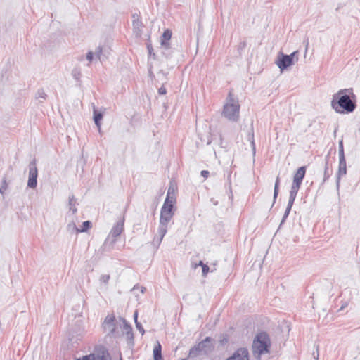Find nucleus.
<instances>
[{
	"label": "nucleus",
	"instance_id": "1",
	"mask_svg": "<svg viewBox=\"0 0 360 360\" xmlns=\"http://www.w3.org/2000/svg\"><path fill=\"white\" fill-rule=\"evenodd\" d=\"M354 95L352 89H344L339 90L333 96L331 105L333 108L339 113H350L356 108V103L350 98Z\"/></svg>",
	"mask_w": 360,
	"mask_h": 360
},
{
	"label": "nucleus",
	"instance_id": "2",
	"mask_svg": "<svg viewBox=\"0 0 360 360\" xmlns=\"http://www.w3.org/2000/svg\"><path fill=\"white\" fill-rule=\"evenodd\" d=\"M240 108L238 98L229 92L223 107L222 115L231 122H237L240 116Z\"/></svg>",
	"mask_w": 360,
	"mask_h": 360
},
{
	"label": "nucleus",
	"instance_id": "3",
	"mask_svg": "<svg viewBox=\"0 0 360 360\" xmlns=\"http://www.w3.org/2000/svg\"><path fill=\"white\" fill-rule=\"evenodd\" d=\"M270 345V339L268 334L265 332L259 333L253 340V352L259 355L268 353Z\"/></svg>",
	"mask_w": 360,
	"mask_h": 360
},
{
	"label": "nucleus",
	"instance_id": "4",
	"mask_svg": "<svg viewBox=\"0 0 360 360\" xmlns=\"http://www.w3.org/2000/svg\"><path fill=\"white\" fill-rule=\"evenodd\" d=\"M173 217L174 214L160 210V224L158 230L159 238L156 239V238H154L153 243H156L158 245L161 243L167 232L169 223Z\"/></svg>",
	"mask_w": 360,
	"mask_h": 360
},
{
	"label": "nucleus",
	"instance_id": "5",
	"mask_svg": "<svg viewBox=\"0 0 360 360\" xmlns=\"http://www.w3.org/2000/svg\"><path fill=\"white\" fill-rule=\"evenodd\" d=\"M298 60V51H294L290 55L281 53L278 56L276 64L281 71H283L294 64V60Z\"/></svg>",
	"mask_w": 360,
	"mask_h": 360
},
{
	"label": "nucleus",
	"instance_id": "6",
	"mask_svg": "<svg viewBox=\"0 0 360 360\" xmlns=\"http://www.w3.org/2000/svg\"><path fill=\"white\" fill-rule=\"evenodd\" d=\"M305 173L306 167L302 166L297 169L293 176V181L290 191V196L296 198L303 179L305 176Z\"/></svg>",
	"mask_w": 360,
	"mask_h": 360
},
{
	"label": "nucleus",
	"instance_id": "7",
	"mask_svg": "<svg viewBox=\"0 0 360 360\" xmlns=\"http://www.w3.org/2000/svg\"><path fill=\"white\" fill-rule=\"evenodd\" d=\"M38 170L37 168L36 160H33L29 164V178L27 186L31 188H35L37 185Z\"/></svg>",
	"mask_w": 360,
	"mask_h": 360
},
{
	"label": "nucleus",
	"instance_id": "8",
	"mask_svg": "<svg viewBox=\"0 0 360 360\" xmlns=\"http://www.w3.org/2000/svg\"><path fill=\"white\" fill-rule=\"evenodd\" d=\"M212 338L210 337H207L205 340L201 341L198 344L197 346L192 348L190 351V354H194L195 352H203L205 353H207L209 350L211 349L212 345Z\"/></svg>",
	"mask_w": 360,
	"mask_h": 360
},
{
	"label": "nucleus",
	"instance_id": "9",
	"mask_svg": "<svg viewBox=\"0 0 360 360\" xmlns=\"http://www.w3.org/2000/svg\"><path fill=\"white\" fill-rule=\"evenodd\" d=\"M115 317L113 314L108 315L103 323V328L108 335H113L115 332Z\"/></svg>",
	"mask_w": 360,
	"mask_h": 360
},
{
	"label": "nucleus",
	"instance_id": "10",
	"mask_svg": "<svg viewBox=\"0 0 360 360\" xmlns=\"http://www.w3.org/2000/svg\"><path fill=\"white\" fill-rule=\"evenodd\" d=\"M227 360H249L248 350L245 347L239 348Z\"/></svg>",
	"mask_w": 360,
	"mask_h": 360
},
{
	"label": "nucleus",
	"instance_id": "11",
	"mask_svg": "<svg viewBox=\"0 0 360 360\" xmlns=\"http://www.w3.org/2000/svg\"><path fill=\"white\" fill-rule=\"evenodd\" d=\"M75 360H111L110 354L107 351H102L101 354L96 356L90 354L84 356L82 358H79Z\"/></svg>",
	"mask_w": 360,
	"mask_h": 360
},
{
	"label": "nucleus",
	"instance_id": "12",
	"mask_svg": "<svg viewBox=\"0 0 360 360\" xmlns=\"http://www.w3.org/2000/svg\"><path fill=\"white\" fill-rule=\"evenodd\" d=\"M347 174V165L345 157L339 158V167L337 174V187L339 188L340 178Z\"/></svg>",
	"mask_w": 360,
	"mask_h": 360
},
{
	"label": "nucleus",
	"instance_id": "13",
	"mask_svg": "<svg viewBox=\"0 0 360 360\" xmlns=\"http://www.w3.org/2000/svg\"><path fill=\"white\" fill-rule=\"evenodd\" d=\"M124 217H122L112 228L110 235L113 238H117L124 231Z\"/></svg>",
	"mask_w": 360,
	"mask_h": 360
},
{
	"label": "nucleus",
	"instance_id": "14",
	"mask_svg": "<svg viewBox=\"0 0 360 360\" xmlns=\"http://www.w3.org/2000/svg\"><path fill=\"white\" fill-rule=\"evenodd\" d=\"M121 320L122 321V322L124 323L123 329H124V332L126 333L127 339L130 342H133V341H134V333H133V331H132L131 326L126 321V320L122 318Z\"/></svg>",
	"mask_w": 360,
	"mask_h": 360
},
{
	"label": "nucleus",
	"instance_id": "15",
	"mask_svg": "<svg viewBox=\"0 0 360 360\" xmlns=\"http://www.w3.org/2000/svg\"><path fill=\"white\" fill-rule=\"evenodd\" d=\"M101 53L102 48L98 46L96 48L95 53H93L91 51H88L86 58L89 60V63L92 62L94 57L101 61Z\"/></svg>",
	"mask_w": 360,
	"mask_h": 360
},
{
	"label": "nucleus",
	"instance_id": "16",
	"mask_svg": "<svg viewBox=\"0 0 360 360\" xmlns=\"http://www.w3.org/2000/svg\"><path fill=\"white\" fill-rule=\"evenodd\" d=\"M171 37H172V32L169 29H167L166 30H165L162 35L161 44L165 49H169V42L168 41L170 40Z\"/></svg>",
	"mask_w": 360,
	"mask_h": 360
},
{
	"label": "nucleus",
	"instance_id": "17",
	"mask_svg": "<svg viewBox=\"0 0 360 360\" xmlns=\"http://www.w3.org/2000/svg\"><path fill=\"white\" fill-rule=\"evenodd\" d=\"M167 204H171L174 205L176 203V196L174 194V191L172 187H169L167 191V197L164 202Z\"/></svg>",
	"mask_w": 360,
	"mask_h": 360
},
{
	"label": "nucleus",
	"instance_id": "18",
	"mask_svg": "<svg viewBox=\"0 0 360 360\" xmlns=\"http://www.w3.org/2000/svg\"><path fill=\"white\" fill-rule=\"evenodd\" d=\"M296 198L295 197H292V196H289V200H288V205H287V207L285 209V213L283 214V219H282V221H281V224L283 223L285 219H287V217H288L289 215V213L292 209V207L293 205V203L295 202V200Z\"/></svg>",
	"mask_w": 360,
	"mask_h": 360
},
{
	"label": "nucleus",
	"instance_id": "19",
	"mask_svg": "<svg viewBox=\"0 0 360 360\" xmlns=\"http://www.w3.org/2000/svg\"><path fill=\"white\" fill-rule=\"evenodd\" d=\"M153 357L154 360H163L162 356V347L159 342H158L153 349Z\"/></svg>",
	"mask_w": 360,
	"mask_h": 360
},
{
	"label": "nucleus",
	"instance_id": "20",
	"mask_svg": "<svg viewBox=\"0 0 360 360\" xmlns=\"http://www.w3.org/2000/svg\"><path fill=\"white\" fill-rule=\"evenodd\" d=\"M77 202L76 198L73 195L69 196V209L70 211L72 212V214H75L77 212V207H76Z\"/></svg>",
	"mask_w": 360,
	"mask_h": 360
},
{
	"label": "nucleus",
	"instance_id": "21",
	"mask_svg": "<svg viewBox=\"0 0 360 360\" xmlns=\"http://www.w3.org/2000/svg\"><path fill=\"white\" fill-rule=\"evenodd\" d=\"M47 98V94L43 89H39L35 94V98L39 100L40 103L44 102Z\"/></svg>",
	"mask_w": 360,
	"mask_h": 360
},
{
	"label": "nucleus",
	"instance_id": "22",
	"mask_svg": "<svg viewBox=\"0 0 360 360\" xmlns=\"http://www.w3.org/2000/svg\"><path fill=\"white\" fill-rule=\"evenodd\" d=\"M103 118V115L101 112H98L97 110L94 108V120L96 125L100 129L101 127V120Z\"/></svg>",
	"mask_w": 360,
	"mask_h": 360
},
{
	"label": "nucleus",
	"instance_id": "23",
	"mask_svg": "<svg viewBox=\"0 0 360 360\" xmlns=\"http://www.w3.org/2000/svg\"><path fill=\"white\" fill-rule=\"evenodd\" d=\"M174 206L173 205H171V204H167V203H163V205L161 208V211H163L165 212H168V213H170L172 214H175V210L174 209Z\"/></svg>",
	"mask_w": 360,
	"mask_h": 360
},
{
	"label": "nucleus",
	"instance_id": "24",
	"mask_svg": "<svg viewBox=\"0 0 360 360\" xmlns=\"http://www.w3.org/2000/svg\"><path fill=\"white\" fill-rule=\"evenodd\" d=\"M67 230L70 233H79V229H78L74 221L70 222L67 226Z\"/></svg>",
	"mask_w": 360,
	"mask_h": 360
},
{
	"label": "nucleus",
	"instance_id": "25",
	"mask_svg": "<svg viewBox=\"0 0 360 360\" xmlns=\"http://www.w3.org/2000/svg\"><path fill=\"white\" fill-rule=\"evenodd\" d=\"M279 184H280V178H279V176H277L276 181H275V186H274L273 205L275 203L276 199L278 195Z\"/></svg>",
	"mask_w": 360,
	"mask_h": 360
},
{
	"label": "nucleus",
	"instance_id": "26",
	"mask_svg": "<svg viewBox=\"0 0 360 360\" xmlns=\"http://www.w3.org/2000/svg\"><path fill=\"white\" fill-rule=\"evenodd\" d=\"M72 75L75 79L79 81L82 77V72L79 68H75L72 71Z\"/></svg>",
	"mask_w": 360,
	"mask_h": 360
},
{
	"label": "nucleus",
	"instance_id": "27",
	"mask_svg": "<svg viewBox=\"0 0 360 360\" xmlns=\"http://www.w3.org/2000/svg\"><path fill=\"white\" fill-rule=\"evenodd\" d=\"M91 226V223L89 221L83 222L82 228L79 229V232H86Z\"/></svg>",
	"mask_w": 360,
	"mask_h": 360
},
{
	"label": "nucleus",
	"instance_id": "28",
	"mask_svg": "<svg viewBox=\"0 0 360 360\" xmlns=\"http://www.w3.org/2000/svg\"><path fill=\"white\" fill-rule=\"evenodd\" d=\"M339 158L345 157L343 141L340 140L338 143Z\"/></svg>",
	"mask_w": 360,
	"mask_h": 360
},
{
	"label": "nucleus",
	"instance_id": "29",
	"mask_svg": "<svg viewBox=\"0 0 360 360\" xmlns=\"http://www.w3.org/2000/svg\"><path fill=\"white\" fill-rule=\"evenodd\" d=\"M328 159H326L323 182H325L329 178V176L330 175V174L329 172V169L328 167Z\"/></svg>",
	"mask_w": 360,
	"mask_h": 360
},
{
	"label": "nucleus",
	"instance_id": "30",
	"mask_svg": "<svg viewBox=\"0 0 360 360\" xmlns=\"http://www.w3.org/2000/svg\"><path fill=\"white\" fill-rule=\"evenodd\" d=\"M8 188V184L6 182V179L4 178L2 181L1 187H0V193L4 195L5 191Z\"/></svg>",
	"mask_w": 360,
	"mask_h": 360
},
{
	"label": "nucleus",
	"instance_id": "31",
	"mask_svg": "<svg viewBox=\"0 0 360 360\" xmlns=\"http://www.w3.org/2000/svg\"><path fill=\"white\" fill-rule=\"evenodd\" d=\"M110 278V276L109 274H103L101 276L100 281L105 284H108Z\"/></svg>",
	"mask_w": 360,
	"mask_h": 360
},
{
	"label": "nucleus",
	"instance_id": "32",
	"mask_svg": "<svg viewBox=\"0 0 360 360\" xmlns=\"http://www.w3.org/2000/svg\"><path fill=\"white\" fill-rule=\"evenodd\" d=\"M136 328L140 331V333H141V335H143L144 333H145V330L142 326V325L141 324V323L139 322H136Z\"/></svg>",
	"mask_w": 360,
	"mask_h": 360
},
{
	"label": "nucleus",
	"instance_id": "33",
	"mask_svg": "<svg viewBox=\"0 0 360 360\" xmlns=\"http://www.w3.org/2000/svg\"><path fill=\"white\" fill-rule=\"evenodd\" d=\"M202 275L204 276H205L207 274L210 268L207 265L205 264V265L202 266Z\"/></svg>",
	"mask_w": 360,
	"mask_h": 360
},
{
	"label": "nucleus",
	"instance_id": "34",
	"mask_svg": "<svg viewBox=\"0 0 360 360\" xmlns=\"http://www.w3.org/2000/svg\"><path fill=\"white\" fill-rule=\"evenodd\" d=\"M251 146L252 147V150L253 151L255 152V141H254V134H251Z\"/></svg>",
	"mask_w": 360,
	"mask_h": 360
},
{
	"label": "nucleus",
	"instance_id": "35",
	"mask_svg": "<svg viewBox=\"0 0 360 360\" xmlns=\"http://www.w3.org/2000/svg\"><path fill=\"white\" fill-rule=\"evenodd\" d=\"M158 92L161 95H165L167 93V91H166V89L165 87H160L159 89H158Z\"/></svg>",
	"mask_w": 360,
	"mask_h": 360
},
{
	"label": "nucleus",
	"instance_id": "36",
	"mask_svg": "<svg viewBox=\"0 0 360 360\" xmlns=\"http://www.w3.org/2000/svg\"><path fill=\"white\" fill-rule=\"evenodd\" d=\"M210 172L207 170H202L201 172V176L204 178H207L209 176Z\"/></svg>",
	"mask_w": 360,
	"mask_h": 360
},
{
	"label": "nucleus",
	"instance_id": "37",
	"mask_svg": "<svg viewBox=\"0 0 360 360\" xmlns=\"http://www.w3.org/2000/svg\"><path fill=\"white\" fill-rule=\"evenodd\" d=\"M137 317H138V312L137 311H135L134 314V321H135V323L136 322H138L137 321Z\"/></svg>",
	"mask_w": 360,
	"mask_h": 360
},
{
	"label": "nucleus",
	"instance_id": "38",
	"mask_svg": "<svg viewBox=\"0 0 360 360\" xmlns=\"http://www.w3.org/2000/svg\"><path fill=\"white\" fill-rule=\"evenodd\" d=\"M318 349H319V346H316V349L318 350ZM314 359H316V360H317V359H318V358H319V353L317 352L316 355H315V354H314Z\"/></svg>",
	"mask_w": 360,
	"mask_h": 360
},
{
	"label": "nucleus",
	"instance_id": "39",
	"mask_svg": "<svg viewBox=\"0 0 360 360\" xmlns=\"http://www.w3.org/2000/svg\"><path fill=\"white\" fill-rule=\"evenodd\" d=\"M148 51H149L150 56H152V48H150V46H148ZM153 55L155 56L154 53H153Z\"/></svg>",
	"mask_w": 360,
	"mask_h": 360
},
{
	"label": "nucleus",
	"instance_id": "40",
	"mask_svg": "<svg viewBox=\"0 0 360 360\" xmlns=\"http://www.w3.org/2000/svg\"><path fill=\"white\" fill-rule=\"evenodd\" d=\"M145 290H146V288L141 287V292L144 293Z\"/></svg>",
	"mask_w": 360,
	"mask_h": 360
},
{
	"label": "nucleus",
	"instance_id": "41",
	"mask_svg": "<svg viewBox=\"0 0 360 360\" xmlns=\"http://www.w3.org/2000/svg\"><path fill=\"white\" fill-rule=\"evenodd\" d=\"M198 265H200V266H201L202 267V266H203V265H205V264H203V262H202V261H200V262H199V264H198Z\"/></svg>",
	"mask_w": 360,
	"mask_h": 360
},
{
	"label": "nucleus",
	"instance_id": "42",
	"mask_svg": "<svg viewBox=\"0 0 360 360\" xmlns=\"http://www.w3.org/2000/svg\"><path fill=\"white\" fill-rule=\"evenodd\" d=\"M308 45H309V41L307 40V44H306V49H307Z\"/></svg>",
	"mask_w": 360,
	"mask_h": 360
},
{
	"label": "nucleus",
	"instance_id": "43",
	"mask_svg": "<svg viewBox=\"0 0 360 360\" xmlns=\"http://www.w3.org/2000/svg\"><path fill=\"white\" fill-rule=\"evenodd\" d=\"M359 130L360 131V129Z\"/></svg>",
	"mask_w": 360,
	"mask_h": 360
},
{
	"label": "nucleus",
	"instance_id": "44",
	"mask_svg": "<svg viewBox=\"0 0 360 360\" xmlns=\"http://www.w3.org/2000/svg\"><path fill=\"white\" fill-rule=\"evenodd\" d=\"M120 360H122V359H120Z\"/></svg>",
	"mask_w": 360,
	"mask_h": 360
}]
</instances>
